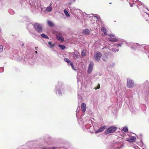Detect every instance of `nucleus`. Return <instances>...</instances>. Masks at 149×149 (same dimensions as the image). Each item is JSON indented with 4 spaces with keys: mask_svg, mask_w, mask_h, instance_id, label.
Segmentation results:
<instances>
[{
    "mask_svg": "<svg viewBox=\"0 0 149 149\" xmlns=\"http://www.w3.org/2000/svg\"><path fill=\"white\" fill-rule=\"evenodd\" d=\"M47 23L50 26L52 27L54 26V24L53 22L49 20H48L47 21Z\"/></svg>",
    "mask_w": 149,
    "mask_h": 149,
    "instance_id": "obj_24",
    "label": "nucleus"
},
{
    "mask_svg": "<svg viewBox=\"0 0 149 149\" xmlns=\"http://www.w3.org/2000/svg\"><path fill=\"white\" fill-rule=\"evenodd\" d=\"M58 46L62 50H64L65 48V47L64 45H59Z\"/></svg>",
    "mask_w": 149,
    "mask_h": 149,
    "instance_id": "obj_30",
    "label": "nucleus"
},
{
    "mask_svg": "<svg viewBox=\"0 0 149 149\" xmlns=\"http://www.w3.org/2000/svg\"><path fill=\"white\" fill-rule=\"evenodd\" d=\"M144 19L146 21H148L149 23V14H147L146 13H145L144 15Z\"/></svg>",
    "mask_w": 149,
    "mask_h": 149,
    "instance_id": "obj_18",
    "label": "nucleus"
},
{
    "mask_svg": "<svg viewBox=\"0 0 149 149\" xmlns=\"http://www.w3.org/2000/svg\"><path fill=\"white\" fill-rule=\"evenodd\" d=\"M52 10V8L50 6H48L44 10V12L45 13H46L47 12H50Z\"/></svg>",
    "mask_w": 149,
    "mask_h": 149,
    "instance_id": "obj_16",
    "label": "nucleus"
},
{
    "mask_svg": "<svg viewBox=\"0 0 149 149\" xmlns=\"http://www.w3.org/2000/svg\"><path fill=\"white\" fill-rule=\"evenodd\" d=\"M132 3V1H130V2H129V3L130 4V6L131 7H133V5H136L135 3Z\"/></svg>",
    "mask_w": 149,
    "mask_h": 149,
    "instance_id": "obj_34",
    "label": "nucleus"
},
{
    "mask_svg": "<svg viewBox=\"0 0 149 149\" xmlns=\"http://www.w3.org/2000/svg\"><path fill=\"white\" fill-rule=\"evenodd\" d=\"M9 13L11 15H13L14 13V11L11 9H10L8 11Z\"/></svg>",
    "mask_w": 149,
    "mask_h": 149,
    "instance_id": "obj_29",
    "label": "nucleus"
},
{
    "mask_svg": "<svg viewBox=\"0 0 149 149\" xmlns=\"http://www.w3.org/2000/svg\"><path fill=\"white\" fill-rule=\"evenodd\" d=\"M1 27H0V32H1Z\"/></svg>",
    "mask_w": 149,
    "mask_h": 149,
    "instance_id": "obj_46",
    "label": "nucleus"
},
{
    "mask_svg": "<svg viewBox=\"0 0 149 149\" xmlns=\"http://www.w3.org/2000/svg\"><path fill=\"white\" fill-rule=\"evenodd\" d=\"M33 27L38 32L41 33L42 31L43 26L42 24L36 23L33 24Z\"/></svg>",
    "mask_w": 149,
    "mask_h": 149,
    "instance_id": "obj_3",
    "label": "nucleus"
},
{
    "mask_svg": "<svg viewBox=\"0 0 149 149\" xmlns=\"http://www.w3.org/2000/svg\"><path fill=\"white\" fill-rule=\"evenodd\" d=\"M77 81L78 82L79 81V79L78 78L77 79Z\"/></svg>",
    "mask_w": 149,
    "mask_h": 149,
    "instance_id": "obj_48",
    "label": "nucleus"
},
{
    "mask_svg": "<svg viewBox=\"0 0 149 149\" xmlns=\"http://www.w3.org/2000/svg\"><path fill=\"white\" fill-rule=\"evenodd\" d=\"M132 2H133V3H135V5H137V7L139 9H141L143 8H145L146 7L144 5H143L142 3L141 2L139 1L136 0H130Z\"/></svg>",
    "mask_w": 149,
    "mask_h": 149,
    "instance_id": "obj_4",
    "label": "nucleus"
},
{
    "mask_svg": "<svg viewBox=\"0 0 149 149\" xmlns=\"http://www.w3.org/2000/svg\"><path fill=\"white\" fill-rule=\"evenodd\" d=\"M118 41H119L120 42H121V43H119L118 44L116 45L118 47H121V45L123 43V42H124V41L122 39L120 40L119 39V40Z\"/></svg>",
    "mask_w": 149,
    "mask_h": 149,
    "instance_id": "obj_21",
    "label": "nucleus"
},
{
    "mask_svg": "<svg viewBox=\"0 0 149 149\" xmlns=\"http://www.w3.org/2000/svg\"><path fill=\"white\" fill-rule=\"evenodd\" d=\"M35 53H36V54H37V51H36L35 52Z\"/></svg>",
    "mask_w": 149,
    "mask_h": 149,
    "instance_id": "obj_49",
    "label": "nucleus"
},
{
    "mask_svg": "<svg viewBox=\"0 0 149 149\" xmlns=\"http://www.w3.org/2000/svg\"><path fill=\"white\" fill-rule=\"evenodd\" d=\"M81 55L83 56H86L85 53L84 52V51L83 50L81 53Z\"/></svg>",
    "mask_w": 149,
    "mask_h": 149,
    "instance_id": "obj_35",
    "label": "nucleus"
},
{
    "mask_svg": "<svg viewBox=\"0 0 149 149\" xmlns=\"http://www.w3.org/2000/svg\"><path fill=\"white\" fill-rule=\"evenodd\" d=\"M108 35L111 37L109 38V40L110 42H116L119 40L120 39H118V38L115 37L114 34H108Z\"/></svg>",
    "mask_w": 149,
    "mask_h": 149,
    "instance_id": "obj_6",
    "label": "nucleus"
},
{
    "mask_svg": "<svg viewBox=\"0 0 149 149\" xmlns=\"http://www.w3.org/2000/svg\"><path fill=\"white\" fill-rule=\"evenodd\" d=\"M94 63L93 62H91L90 63L88 67L87 72L88 73H91L93 69Z\"/></svg>",
    "mask_w": 149,
    "mask_h": 149,
    "instance_id": "obj_12",
    "label": "nucleus"
},
{
    "mask_svg": "<svg viewBox=\"0 0 149 149\" xmlns=\"http://www.w3.org/2000/svg\"><path fill=\"white\" fill-rule=\"evenodd\" d=\"M55 92L59 95H61L65 92V89L63 84L62 82H58L56 86Z\"/></svg>",
    "mask_w": 149,
    "mask_h": 149,
    "instance_id": "obj_2",
    "label": "nucleus"
},
{
    "mask_svg": "<svg viewBox=\"0 0 149 149\" xmlns=\"http://www.w3.org/2000/svg\"><path fill=\"white\" fill-rule=\"evenodd\" d=\"M56 39L61 42H63L64 40V38L62 33H59L56 35Z\"/></svg>",
    "mask_w": 149,
    "mask_h": 149,
    "instance_id": "obj_11",
    "label": "nucleus"
},
{
    "mask_svg": "<svg viewBox=\"0 0 149 149\" xmlns=\"http://www.w3.org/2000/svg\"><path fill=\"white\" fill-rule=\"evenodd\" d=\"M143 149H144V148H143Z\"/></svg>",
    "mask_w": 149,
    "mask_h": 149,
    "instance_id": "obj_51",
    "label": "nucleus"
},
{
    "mask_svg": "<svg viewBox=\"0 0 149 149\" xmlns=\"http://www.w3.org/2000/svg\"><path fill=\"white\" fill-rule=\"evenodd\" d=\"M134 148L135 149H140L138 146H135L134 147Z\"/></svg>",
    "mask_w": 149,
    "mask_h": 149,
    "instance_id": "obj_40",
    "label": "nucleus"
},
{
    "mask_svg": "<svg viewBox=\"0 0 149 149\" xmlns=\"http://www.w3.org/2000/svg\"><path fill=\"white\" fill-rule=\"evenodd\" d=\"M73 55L74 58L75 59L78 58L79 56V53H74Z\"/></svg>",
    "mask_w": 149,
    "mask_h": 149,
    "instance_id": "obj_19",
    "label": "nucleus"
},
{
    "mask_svg": "<svg viewBox=\"0 0 149 149\" xmlns=\"http://www.w3.org/2000/svg\"><path fill=\"white\" fill-rule=\"evenodd\" d=\"M78 100L79 101H80V102L81 101L82 99L81 98V96L80 95V94L79 93H78Z\"/></svg>",
    "mask_w": 149,
    "mask_h": 149,
    "instance_id": "obj_32",
    "label": "nucleus"
},
{
    "mask_svg": "<svg viewBox=\"0 0 149 149\" xmlns=\"http://www.w3.org/2000/svg\"><path fill=\"white\" fill-rule=\"evenodd\" d=\"M85 127L86 129H89L91 127V125L90 124H87L85 125Z\"/></svg>",
    "mask_w": 149,
    "mask_h": 149,
    "instance_id": "obj_28",
    "label": "nucleus"
},
{
    "mask_svg": "<svg viewBox=\"0 0 149 149\" xmlns=\"http://www.w3.org/2000/svg\"><path fill=\"white\" fill-rule=\"evenodd\" d=\"M111 50L112 51V52H118L119 50V49H118L117 48H112L111 49Z\"/></svg>",
    "mask_w": 149,
    "mask_h": 149,
    "instance_id": "obj_26",
    "label": "nucleus"
},
{
    "mask_svg": "<svg viewBox=\"0 0 149 149\" xmlns=\"http://www.w3.org/2000/svg\"><path fill=\"white\" fill-rule=\"evenodd\" d=\"M72 69L74 70H76V69H74V67L73 65H72Z\"/></svg>",
    "mask_w": 149,
    "mask_h": 149,
    "instance_id": "obj_44",
    "label": "nucleus"
},
{
    "mask_svg": "<svg viewBox=\"0 0 149 149\" xmlns=\"http://www.w3.org/2000/svg\"><path fill=\"white\" fill-rule=\"evenodd\" d=\"M73 10H80V11H81V10H80L79 9H76V8H74V7L73 8Z\"/></svg>",
    "mask_w": 149,
    "mask_h": 149,
    "instance_id": "obj_43",
    "label": "nucleus"
},
{
    "mask_svg": "<svg viewBox=\"0 0 149 149\" xmlns=\"http://www.w3.org/2000/svg\"><path fill=\"white\" fill-rule=\"evenodd\" d=\"M127 86L129 88H131L134 86V81L130 78L127 79Z\"/></svg>",
    "mask_w": 149,
    "mask_h": 149,
    "instance_id": "obj_8",
    "label": "nucleus"
},
{
    "mask_svg": "<svg viewBox=\"0 0 149 149\" xmlns=\"http://www.w3.org/2000/svg\"><path fill=\"white\" fill-rule=\"evenodd\" d=\"M81 108L82 112L84 113L86 109V104L84 103H82L81 104Z\"/></svg>",
    "mask_w": 149,
    "mask_h": 149,
    "instance_id": "obj_15",
    "label": "nucleus"
},
{
    "mask_svg": "<svg viewBox=\"0 0 149 149\" xmlns=\"http://www.w3.org/2000/svg\"><path fill=\"white\" fill-rule=\"evenodd\" d=\"M40 36L43 38H46L47 39H49V37L45 34H42L40 35Z\"/></svg>",
    "mask_w": 149,
    "mask_h": 149,
    "instance_id": "obj_22",
    "label": "nucleus"
},
{
    "mask_svg": "<svg viewBox=\"0 0 149 149\" xmlns=\"http://www.w3.org/2000/svg\"><path fill=\"white\" fill-rule=\"evenodd\" d=\"M78 123L80 125H82L83 126L84 125V124L82 122V120L81 119H79L78 120Z\"/></svg>",
    "mask_w": 149,
    "mask_h": 149,
    "instance_id": "obj_25",
    "label": "nucleus"
},
{
    "mask_svg": "<svg viewBox=\"0 0 149 149\" xmlns=\"http://www.w3.org/2000/svg\"><path fill=\"white\" fill-rule=\"evenodd\" d=\"M64 60L65 61L68 63V64H69V62H70V60L68 58H64Z\"/></svg>",
    "mask_w": 149,
    "mask_h": 149,
    "instance_id": "obj_33",
    "label": "nucleus"
},
{
    "mask_svg": "<svg viewBox=\"0 0 149 149\" xmlns=\"http://www.w3.org/2000/svg\"><path fill=\"white\" fill-rule=\"evenodd\" d=\"M38 47H36V48H35V49H36V50H37V49H38Z\"/></svg>",
    "mask_w": 149,
    "mask_h": 149,
    "instance_id": "obj_47",
    "label": "nucleus"
},
{
    "mask_svg": "<svg viewBox=\"0 0 149 149\" xmlns=\"http://www.w3.org/2000/svg\"><path fill=\"white\" fill-rule=\"evenodd\" d=\"M123 144L118 142L113 143L110 147L111 149H120L122 148Z\"/></svg>",
    "mask_w": 149,
    "mask_h": 149,
    "instance_id": "obj_5",
    "label": "nucleus"
},
{
    "mask_svg": "<svg viewBox=\"0 0 149 149\" xmlns=\"http://www.w3.org/2000/svg\"><path fill=\"white\" fill-rule=\"evenodd\" d=\"M98 88H100V86H99V87Z\"/></svg>",
    "mask_w": 149,
    "mask_h": 149,
    "instance_id": "obj_50",
    "label": "nucleus"
},
{
    "mask_svg": "<svg viewBox=\"0 0 149 149\" xmlns=\"http://www.w3.org/2000/svg\"><path fill=\"white\" fill-rule=\"evenodd\" d=\"M101 31L103 32L104 34H106L107 33L106 29L104 27H102L101 29Z\"/></svg>",
    "mask_w": 149,
    "mask_h": 149,
    "instance_id": "obj_23",
    "label": "nucleus"
},
{
    "mask_svg": "<svg viewBox=\"0 0 149 149\" xmlns=\"http://www.w3.org/2000/svg\"><path fill=\"white\" fill-rule=\"evenodd\" d=\"M71 1L69 3V4H71L72 3L75 2L76 0H70Z\"/></svg>",
    "mask_w": 149,
    "mask_h": 149,
    "instance_id": "obj_38",
    "label": "nucleus"
},
{
    "mask_svg": "<svg viewBox=\"0 0 149 149\" xmlns=\"http://www.w3.org/2000/svg\"><path fill=\"white\" fill-rule=\"evenodd\" d=\"M90 31L88 29H84L83 30L82 33L85 35L88 34L90 33Z\"/></svg>",
    "mask_w": 149,
    "mask_h": 149,
    "instance_id": "obj_17",
    "label": "nucleus"
},
{
    "mask_svg": "<svg viewBox=\"0 0 149 149\" xmlns=\"http://www.w3.org/2000/svg\"><path fill=\"white\" fill-rule=\"evenodd\" d=\"M78 111H79L78 110V109H77V110H76V116H77V112H78Z\"/></svg>",
    "mask_w": 149,
    "mask_h": 149,
    "instance_id": "obj_45",
    "label": "nucleus"
},
{
    "mask_svg": "<svg viewBox=\"0 0 149 149\" xmlns=\"http://www.w3.org/2000/svg\"><path fill=\"white\" fill-rule=\"evenodd\" d=\"M106 126H103L100 127L95 132V133L97 134L99 133L102 132L106 128Z\"/></svg>",
    "mask_w": 149,
    "mask_h": 149,
    "instance_id": "obj_13",
    "label": "nucleus"
},
{
    "mask_svg": "<svg viewBox=\"0 0 149 149\" xmlns=\"http://www.w3.org/2000/svg\"><path fill=\"white\" fill-rule=\"evenodd\" d=\"M3 47L1 45H0V52H2L3 50Z\"/></svg>",
    "mask_w": 149,
    "mask_h": 149,
    "instance_id": "obj_36",
    "label": "nucleus"
},
{
    "mask_svg": "<svg viewBox=\"0 0 149 149\" xmlns=\"http://www.w3.org/2000/svg\"><path fill=\"white\" fill-rule=\"evenodd\" d=\"M102 56V54L99 52L97 51L95 52L94 58L95 60L97 62H99Z\"/></svg>",
    "mask_w": 149,
    "mask_h": 149,
    "instance_id": "obj_9",
    "label": "nucleus"
},
{
    "mask_svg": "<svg viewBox=\"0 0 149 149\" xmlns=\"http://www.w3.org/2000/svg\"><path fill=\"white\" fill-rule=\"evenodd\" d=\"M4 71V68L3 67L0 68V72H2Z\"/></svg>",
    "mask_w": 149,
    "mask_h": 149,
    "instance_id": "obj_37",
    "label": "nucleus"
},
{
    "mask_svg": "<svg viewBox=\"0 0 149 149\" xmlns=\"http://www.w3.org/2000/svg\"><path fill=\"white\" fill-rule=\"evenodd\" d=\"M42 149H50V148H47V147H45V148H42Z\"/></svg>",
    "mask_w": 149,
    "mask_h": 149,
    "instance_id": "obj_41",
    "label": "nucleus"
},
{
    "mask_svg": "<svg viewBox=\"0 0 149 149\" xmlns=\"http://www.w3.org/2000/svg\"><path fill=\"white\" fill-rule=\"evenodd\" d=\"M116 130V127L114 126H111L108 128L105 131V132L106 134L112 133L114 132Z\"/></svg>",
    "mask_w": 149,
    "mask_h": 149,
    "instance_id": "obj_10",
    "label": "nucleus"
},
{
    "mask_svg": "<svg viewBox=\"0 0 149 149\" xmlns=\"http://www.w3.org/2000/svg\"><path fill=\"white\" fill-rule=\"evenodd\" d=\"M48 44L50 45L49 47L50 48L53 47L54 46V44H52V42L51 41L49 42Z\"/></svg>",
    "mask_w": 149,
    "mask_h": 149,
    "instance_id": "obj_27",
    "label": "nucleus"
},
{
    "mask_svg": "<svg viewBox=\"0 0 149 149\" xmlns=\"http://www.w3.org/2000/svg\"><path fill=\"white\" fill-rule=\"evenodd\" d=\"M68 65H70L72 66V65H73V64L72 62L70 61L69 62V64H68Z\"/></svg>",
    "mask_w": 149,
    "mask_h": 149,
    "instance_id": "obj_39",
    "label": "nucleus"
},
{
    "mask_svg": "<svg viewBox=\"0 0 149 149\" xmlns=\"http://www.w3.org/2000/svg\"><path fill=\"white\" fill-rule=\"evenodd\" d=\"M129 47H131V48L132 50H134L136 49L143 51V49L145 50L146 54L149 53L148 58H149V46L148 45H145L143 47L142 45H139L138 43H131L130 44Z\"/></svg>",
    "mask_w": 149,
    "mask_h": 149,
    "instance_id": "obj_1",
    "label": "nucleus"
},
{
    "mask_svg": "<svg viewBox=\"0 0 149 149\" xmlns=\"http://www.w3.org/2000/svg\"><path fill=\"white\" fill-rule=\"evenodd\" d=\"M123 130L124 132H126L128 131V129L127 127H123Z\"/></svg>",
    "mask_w": 149,
    "mask_h": 149,
    "instance_id": "obj_31",
    "label": "nucleus"
},
{
    "mask_svg": "<svg viewBox=\"0 0 149 149\" xmlns=\"http://www.w3.org/2000/svg\"><path fill=\"white\" fill-rule=\"evenodd\" d=\"M141 144H140V145H141L142 146H143V142L142 141H141Z\"/></svg>",
    "mask_w": 149,
    "mask_h": 149,
    "instance_id": "obj_42",
    "label": "nucleus"
},
{
    "mask_svg": "<svg viewBox=\"0 0 149 149\" xmlns=\"http://www.w3.org/2000/svg\"><path fill=\"white\" fill-rule=\"evenodd\" d=\"M64 12L66 17H70V15L69 14L68 11L66 10V9H65L64 10Z\"/></svg>",
    "mask_w": 149,
    "mask_h": 149,
    "instance_id": "obj_20",
    "label": "nucleus"
},
{
    "mask_svg": "<svg viewBox=\"0 0 149 149\" xmlns=\"http://www.w3.org/2000/svg\"><path fill=\"white\" fill-rule=\"evenodd\" d=\"M143 86L145 87V89L146 90L145 93L146 95H148L149 94V86L148 82V81H146L143 84Z\"/></svg>",
    "mask_w": 149,
    "mask_h": 149,
    "instance_id": "obj_7",
    "label": "nucleus"
},
{
    "mask_svg": "<svg viewBox=\"0 0 149 149\" xmlns=\"http://www.w3.org/2000/svg\"><path fill=\"white\" fill-rule=\"evenodd\" d=\"M136 138L134 136H132L126 139V140L130 142H134L136 141Z\"/></svg>",
    "mask_w": 149,
    "mask_h": 149,
    "instance_id": "obj_14",
    "label": "nucleus"
}]
</instances>
